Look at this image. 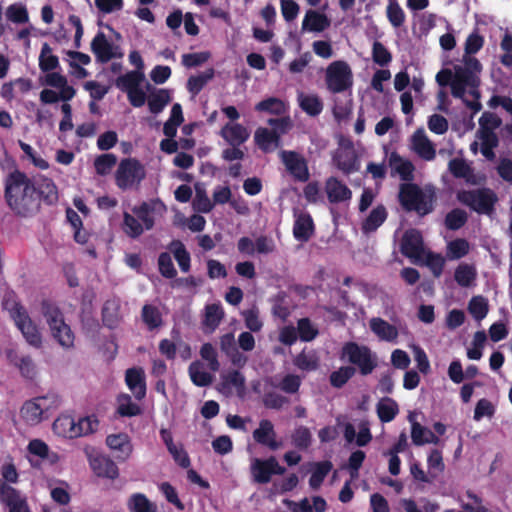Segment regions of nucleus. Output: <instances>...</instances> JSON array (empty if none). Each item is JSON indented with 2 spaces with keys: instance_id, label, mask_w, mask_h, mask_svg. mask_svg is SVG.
Here are the masks:
<instances>
[{
  "instance_id": "412c9836",
  "label": "nucleus",
  "mask_w": 512,
  "mask_h": 512,
  "mask_svg": "<svg viewBox=\"0 0 512 512\" xmlns=\"http://www.w3.org/2000/svg\"><path fill=\"white\" fill-rule=\"evenodd\" d=\"M219 134L230 146L242 145L250 137L249 130L240 123L225 124Z\"/></svg>"
},
{
  "instance_id": "a18cd8bd",
  "label": "nucleus",
  "mask_w": 512,
  "mask_h": 512,
  "mask_svg": "<svg viewBox=\"0 0 512 512\" xmlns=\"http://www.w3.org/2000/svg\"><path fill=\"white\" fill-rule=\"evenodd\" d=\"M214 77V69L209 68L206 71L190 76L187 80V90L193 94L197 95L201 92V90L205 87V85Z\"/></svg>"
},
{
  "instance_id": "a19ab883",
  "label": "nucleus",
  "mask_w": 512,
  "mask_h": 512,
  "mask_svg": "<svg viewBox=\"0 0 512 512\" xmlns=\"http://www.w3.org/2000/svg\"><path fill=\"white\" fill-rule=\"evenodd\" d=\"M119 303L116 300H107L102 308V321L104 326L114 329L120 322Z\"/></svg>"
},
{
  "instance_id": "a211bd4d",
  "label": "nucleus",
  "mask_w": 512,
  "mask_h": 512,
  "mask_svg": "<svg viewBox=\"0 0 512 512\" xmlns=\"http://www.w3.org/2000/svg\"><path fill=\"white\" fill-rule=\"evenodd\" d=\"M90 466L96 476L114 480L119 476V469L115 462L104 455H97L90 459Z\"/></svg>"
},
{
  "instance_id": "13d9d810",
  "label": "nucleus",
  "mask_w": 512,
  "mask_h": 512,
  "mask_svg": "<svg viewBox=\"0 0 512 512\" xmlns=\"http://www.w3.org/2000/svg\"><path fill=\"white\" fill-rule=\"evenodd\" d=\"M189 375L193 384L198 387L209 386L213 380V376L209 372L200 370V364L198 362L190 364Z\"/></svg>"
},
{
  "instance_id": "69168bd1",
  "label": "nucleus",
  "mask_w": 512,
  "mask_h": 512,
  "mask_svg": "<svg viewBox=\"0 0 512 512\" xmlns=\"http://www.w3.org/2000/svg\"><path fill=\"white\" fill-rule=\"evenodd\" d=\"M6 16L8 20L17 24H23L29 20L27 8L22 3H14L8 6Z\"/></svg>"
},
{
  "instance_id": "6e6d98bb",
  "label": "nucleus",
  "mask_w": 512,
  "mask_h": 512,
  "mask_svg": "<svg viewBox=\"0 0 512 512\" xmlns=\"http://www.w3.org/2000/svg\"><path fill=\"white\" fill-rule=\"evenodd\" d=\"M292 444L299 450H306L310 447L312 442V434L309 428L305 426H298L294 429L291 435Z\"/></svg>"
},
{
  "instance_id": "1a4fd4ad",
  "label": "nucleus",
  "mask_w": 512,
  "mask_h": 512,
  "mask_svg": "<svg viewBox=\"0 0 512 512\" xmlns=\"http://www.w3.org/2000/svg\"><path fill=\"white\" fill-rule=\"evenodd\" d=\"M280 158L287 172L298 182H307L310 178L307 160L300 153L282 150Z\"/></svg>"
},
{
  "instance_id": "052dcab7",
  "label": "nucleus",
  "mask_w": 512,
  "mask_h": 512,
  "mask_svg": "<svg viewBox=\"0 0 512 512\" xmlns=\"http://www.w3.org/2000/svg\"><path fill=\"white\" fill-rule=\"evenodd\" d=\"M245 376L238 370H232L222 375V386L224 388L234 387L239 393L245 390Z\"/></svg>"
},
{
  "instance_id": "bb28decb",
  "label": "nucleus",
  "mask_w": 512,
  "mask_h": 512,
  "mask_svg": "<svg viewBox=\"0 0 512 512\" xmlns=\"http://www.w3.org/2000/svg\"><path fill=\"white\" fill-rule=\"evenodd\" d=\"M7 358L11 364L19 369L22 377L34 379L36 376V365L29 355L19 356L15 351L7 352Z\"/></svg>"
},
{
  "instance_id": "393cba45",
  "label": "nucleus",
  "mask_w": 512,
  "mask_h": 512,
  "mask_svg": "<svg viewBox=\"0 0 512 512\" xmlns=\"http://www.w3.org/2000/svg\"><path fill=\"white\" fill-rule=\"evenodd\" d=\"M293 365L303 372H313L320 367V357L316 350L304 348L293 358Z\"/></svg>"
},
{
  "instance_id": "f257e3e1",
  "label": "nucleus",
  "mask_w": 512,
  "mask_h": 512,
  "mask_svg": "<svg viewBox=\"0 0 512 512\" xmlns=\"http://www.w3.org/2000/svg\"><path fill=\"white\" fill-rule=\"evenodd\" d=\"M5 198L10 209L18 216L31 217L40 211L41 204L52 206L58 202V189L51 178L28 177L15 170L7 178Z\"/></svg>"
},
{
  "instance_id": "c03bdc74",
  "label": "nucleus",
  "mask_w": 512,
  "mask_h": 512,
  "mask_svg": "<svg viewBox=\"0 0 512 512\" xmlns=\"http://www.w3.org/2000/svg\"><path fill=\"white\" fill-rule=\"evenodd\" d=\"M255 110L258 112H267L269 114L281 116L286 112V105L279 98L269 97L257 103Z\"/></svg>"
},
{
  "instance_id": "72a5a7b5",
  "label": "nucleus",
  "mask_w": 512,
  "mask_h": 512,
  "mask_svg": "<svg viewBox=\"0 0 512 512\" xmlns=\"http://www.w3.org/2000/svg\"><path fill=\"white\" fill-rule=\"evenodd\" d=\"M377 415L381 422L388 423L394 420L399 413L397 402L390 398L384 397L377 403Z\"/></svg>"
},
{
  "instance_id": "9b49d317",
  "label": "nucleus",
  "mask_w": 512,
  "mask_h": 512,
  "mask_svg": "<svg viewBox=\"0 0 512 512\" xmlns=\"http://www.w3.org/2000/svg\"><path fill=\"white\" fill-rule=\"evenodd\" d=\"M0 501L9 507V512H31L20 492L0 479Z\"/></svg>"
},
{
  "instance_id": "b1692460",
  "label": "nucleus",
  "mask_w": 512,
  "mask_h": 512,
  "mask_svg": "<svg viewBox=\"0 0 512 512\" xmlns=\"http://www.w3.org/2000/svg\"><path fill=\"white\" fill-rule=\"evenodd\" d=\"M331 25V20L324 13L315 10H308L302 21V30L310 32H323Z\"/></svg>"
},
{
  "instance_id": "338daca9",
  "label": "nucleus",
  "mask_w": 512,
  "mask_h": 512,
  "mask_svg": "<svg viewBox=\"0 0 512 512\" xmlns=\"http://www.w3.org/2000/svg\"><path fill=\"white\" fill-rule=\"evenodd\" d=\"M427 465L431 478L434 479L439 473H442L445 469L442 452L438 449H433L428 455Z\"/></svg>"
},
{
  "instance_id": "58836bf2",
  "label": "nucleus",
  "mask_w": 512,
  "mask_h": 512,
  "mask_svg": "<svg viewBox=\"0 0 512 512\" xmlns=\"http://www.w3.org/2000/svg\"><path fill=\"white\" fill-rule=\"evenodd\" d=\"M141 318L149 331L158 329L163 325V319L160 310L158 307L151 304H145L142 307Z\"/></svg>"
},
{
  "instance_id": "f8f14e48",
  "label": "nucleus",
  "mask_w": 512,
  "mask_h": 512,
  "mask_svg": "<svg viewBox=\"0 0 512 512\" xmlns=\"http://www.w3.org/2000/svg\"><path fill=\"white\" fill-rule=\"evenodd\" d=\"M47 401V396L26 401L20 410L21 417L30 425L40 423L43 419L44 412L49 409Z\"/></svg>"
},
{
  "instance_id": "2f4dec72",
  "label": "nucleus",
  "mask_w": 512,
  "mask_h": 512,
  "mask_svg": "<svg viewBox=\"0 0 512 512\" xmlns=\"http://www.w3.org/2000/svg\"><path fill=\"white\" fill-rule=\"evenodd\" d=\"M334 162L339 170L349 175L359 170L358 157L353 150H342L334 157Z\"/></svg>"
},
{
  "instance_id": "680f3d73",
  "label": "nucleus",
  "mask_w": 512,
  "mask_h": 512,
  "mask_svg": "<svg viewBox=\"0 0 512 512\" xmlns=\"http://www.w3.org/2000/svg\"><path fill=\"white\" fill-rule=\"evenodd\" d=\"M246 328L251 332H259L263 327V322L259 317V309L253 306L250 309L241 312Z\"/></svg>"
},
{
  "instance_id": "09e8293b",
  "label": "nucleus",
  "mask_w": 512,
  "mask_h": 512,
  "mask_svg": "<svg viewBox=\"0 0 512 512\" xmlns=\"http://www.w3.org/2000/svg\"><path fill=\"white\" fill-rule=\"evenodd\" d=\"M386 16L394 28H399L405 23L406 15L397 0H388Z\"/></svg>"
},
{
  "instance_id": "8fccbe9b",
  "label": "nucleus",
  "mask_w": 512,
  "mask_h": 512,
  "mask_svg": "<svg viewBox=\"0 0 512 512\" xmlns=\"http://www.w3.org/2000/svg\"><path fill=\"white\" fill-rule=\"evenodd\" d=\"M333 465L330 461H321L316 463L315 469L309 478V485L312 489H318L328 473L331 471Z\"/></svg>"
},
{
  "instance_id": "4be33fe9",
  "label": "nucleus",
  "mask_w": 512,
  "mask_h": 512,
  "mask_svg": "<svg viewBox=\"0 0 512 512\" xmlns=\"http://www.w3.org/2000/svg\"><path fill=\"white\" fill-rule=\"evenodd\" d=\"M106 444L110 449L118 453L116 457L120 461L127 460L133 451L130 437L126 433L108 435Z\"/></svg>"
},
{
  "instance_id": "e2e57ef3",
  "label": "nucleus",
  "mask_w": 512,
  "mask_h": 512,
  "mask_svg": "<svg viewBox=\"0 0 512 512\" xmlns=\"http://www.w3.org/2000/svg\"><path fill=\"white\" fill-rule=\"evenodd\" d=\"M194 207L198 212L210 213L214 208V203L209 199L206 190L199 185L195 186Z\"/></svg>"
},
{
  "instance_id": "7c9ffc66",
  "label": "nucleus",
  "mask_w": 512,
  "mask_h": 512,
  "mask_svg": "<svg viewBox=\"0 0 512 512\" xmlns=\"http://www.w3.org/2000/svg\"><path fill=\"white\" fill-rule=\"evenodd\" d=\"M411 439L416 446H423L425 444L438 445L440 443V438L433 431L418 422H413L411 425Z\"/></svg>"
},
{
  "instance_id": "f3484780",
  "label": "nucleus",
  "mask_w": 512,
  "mask_h": 512,
  "mask_svg": "<svg viewBox=\"0 0 512 512\" xmlns=\"http://www.w3.org/2000/svg\"><path fill=\"white\" fill-rule=\"evenodd\" d=\"M473 71L469 67L456 66L454 78L451 81V94L455 98H459L464 102L466 99V88L468 84H472Z\"/></svg>"
},
{
  "instance_id": "2eb2a0df",
  "label": "nucleus",
  "mask_w": 512,
  "mask_h": 512,
  "mask_svg": "<svg viewBox=\"0 0 512 512\" xmlns=\"http://www.w3.org/2000/svg\"><path fill=\"white\" fill-rule=\"evenodd\" d=\"M325 193L331 204H339L350 201L352 198L351 189L336 177H329L325 181Z\"/></svg>"
},
{
  "instance_id": "ddd939ff",
  "label": "nucleus",
  "mask_w": 512,
  "mask_h": 512,
  "mask_svg": "<svg viewBox=\"0 0 512 512\" xmlns=\"http://www.w3.org/2000/svg\"><path fill=\"white\" fill-rule=\"evenodd\" d=\"M423 250V238L418 230L410 229L403 234L400 251L405 257L418 259L421 257Z\"/></svg>"
},
{
  "instance_id": "6ab92c4d",
  "label": "nucleus",
  "mask_w": 512,
  "mask_h": 512,
  "mask_svg": "<svg viewBox=\"0 0 512 512\" xmlns=\"http://www.w3.org/2000/svg\"><path fill=\"white\" fill-rule=\"evenodd\" d=\"M411 146L413 151L426 161H431L436 157L435 148L422 129L416 130L412 135Z\"/></svg>"
},
{
  "instance_id": "cd10ccee",
  "label": "nucleus",
  "mask_w": 512,
  "mask_h": 512,
  "mask_svg": "<svg viewBox=\"0 0 512 512\" xmlns=\"http://www.w3.org/2000/svg\"><path fill=\"white\" fill-rule=\"evenodd\" d=\"M224 318V311L220 304H208L202 321L203 331L206 334L214 332Z\"/></svg>"
},
{
  "instance_id": "37998d69",
  "label": "nucleus",
  "mask_w": 512,
  "mask_h": 512,
  "mask_svg": "<svg viewBox=\"0 0 512 512\" xmlns=\"http://www.w3.org/2000/svg\"><path fill=\"white\" fill-rule=\"evenodd\" d=\"M476 276L477 271L475 267L466 263L459 264L454 272V279L461 287H470L475 281Z\"/></svg>"
},
{
  "instance_id": "de8ad7c7",
  "label": "nucleus",
  "mask_w": 512,
  "mask_h": 512,
  "mask_svg": "<svg viewBox=\"0 0 512 512\" xmlns=\"http://www.w3.org/2000/svg\"><path fill=\"white\" fill-rule=\"evenodd\" d=\"M133 214L143 223L146 230H151L154 227L155 221L152 216L154 207L148 202H142L138 206L132 208Z\"/></svg>"
},
{
  "instance_id": "4468645a",
  "label": "nucleus",
  "mask_w": 512,
  "mask_h": 512,
  "mask_svg": "<svg viewBox=\"0 0 512 512\" xmlns=\"http://www.w3.org/2000/svg\"><path fill=\"white\" fill-rule=\"evenodd\" d=\"M253 439L256 443L276 451L280 448L281 443L277 441V434L274 429L273 423L268 419H262L259 422V427L252 433Z\"/></svg>"
},
{
  "instance_id": "5701e85b",
  "label": "nucleus",
  "mask_w": 512,
  "mask_h": 512,
  "mask_svg": "<svg viewBox=\"0 0 512 512\" xmlns=\"http://www.w3.org/2000/svg\"><path fill=\"white\" fill-rule=\"evenodd\" d=\"M125 381L137 400H142L146 396L145 374L141 368L127 369Z\"/></svg>"
},
{
  "instance_id": "4d7b16f0",
  "label": "nucleus",
  "mask_w": 512,
  "mask_h": 512,
  "mask_svg": "<svg viewBox=\"0 0 512 512\" xmlns=\"http://www.w3.org/2000/svg\"><path fill=\"white\" fill-rule=\"evenodd\" d=\"M353 366H342L330 374V384L334 388H342L355 374Z\"/></svg>"
},
{
  "instance_id": "49530a36",
  "label": "nucleus",
  "mask_w": 512,
  "mask_h": 512,
  "mask_svg": "<svg viewBox=\"0 0 512 512\" xmlns=\"http://www.w3.org/2000/svg\"><path fill=\"white\" fill-rule=\"evenodd\" d=\"M59 67V59L52 54V48L44 43L39 56V68L42 72H50Z\"/></svg>"
},
{
  "instance_id": "c756f323",
  "label": "nucleus",
  "mask_w": 512,
  "mask_h": 512,
  "mask_svg": "<svg viewBox=\"0 0 512 512\" xmlns=\"http://www.w3.org/2000/svg\"><path fill=\"white\" fill-rule=\"evenodd\" d=\"M298 104L302 111L311 117L319 116L324 108L323 101L318 95L304 92L298 93Z\"/></svg>"
},
{
  "instance_id": "423d86ee",
  "label": "nucleus",
  "mask_w": 512,
  "mask_h": 512,
  "mask_svg": "<svg viewBox=\"0 0 512 512\" xmlns=\"http://www.w3.org/2000/svg\"><path fill=\"white\" fill-rule=\"evenodd\" d=\"M325 83L333 94L350 90L353 86V74L348 63L342 60L330 63L326 69Z\"/></svg>"
},
{
  "instance_id": "c85d7f7f",
  "label": "nucleus",
  "mask_w": 512,
  "mask_h": 512,
  "mask_svg": "<svg viewBox=\"0 0 512 512\" xmlns=\"http://www.w3.org/2000/svg\"><path fill=\"white\" fill-rule=\"evenodd\" d=\"M388 212L383 204L374 207L362 222L361 230L364 234L375 232L387 219Z\"/></svg>"
},
{
  "instance_id": "3c124183",
  "label": "nucleus",
  "mask_w": 512,
  "mask_h": 512,
  "mask_svg": "<svg viewBox=\"0 0 512 512\" xmlns=\"http://www.w3.org/2000/svg\"><path fill=\"white\" fill-rule=\"evenodd\" d=\"M297 334L301 341L310 342L314 340L318 334V328L312 323V321L305 317L297 321Z\"/></svg>"
},
{
  "instance_id": "774afa93",
  "label": "nucleus",
  "mask_w": 512,
  "mask_h": 512,
  "mask_svg": "<svg viewBox=\"0 0 512 512\" xmlns=\"http://www.w3.org/2000/svg\"><path fill=\"white\" fill-rule=\"evenodd\" d=\"M158 270L159 273L167 278L173 279L177 275L172 258L168 252H162L158 256Z\"/></svg>"
},
{
  "instance_id": "39448f33",
  "label": "nucleus",
  "mask_w": 512,
  "mask_h": 512,
  "mask_svg": "<svg viewBox=\"0 0 512 512\" xmlns=\"http://www.w3.org/2000/svg\"><path fill=\"white\" fill-rule=\"evenodd\" d=\"M341 358L358 367L361 375L366 376L377 367V357L366 345L356 342H346L341 350Z\"/></svg>"
},
{
  "instance_id": "603ef678",
  "label": "nucleus",
  "mask_w": 512,
  "mask_h": 512,
  "mask_svg": "<svg viewBox=\"0 0 512 512\" xmlns=\"http://www.w3.org/2000/svg\"><path fill=\"white\" fill-rule=\"evenodd\" d=\"M122 229L130 238H138L144 232V226L140 223L139 219L128 212L123 213Z\"/></svg>"
},
{
  "instance_id": "0e129e2a",
  "label": "nucleus",
  "mask_w": 512,
  "mask_h": 512,
  "mask_svg": "<svg viewBox=\"0 0 512 512\" xmlns=\"http://www.w3.org/2000/svg\"><path fill=\"white\" fill-rule=\"evenodd\" d=\"M372 59L379 66H387L392 61L391 52L380 41H374L372 45Z\"/></svg>"
},
{
  "instance_id": "ea45409f",
  "label": "nucleus",
  "mask_w": 512,
  "mask_h": 512,
  "mask_svg": "<svg viewBox=\"0 0 512 512\" xmlns=\"http://www.w3.org/2000/svg\"><path fill=\"white\" fill-rule=\"evenodd\" d=\"M254 140L262 151L268 152L272 144H275V146L278 145L280 135L276 131H270L267 128L260 127L255 131Z\"/></svg>"
},
{
  "instance_id": "473e14b6",
  "label": "nucleus",
  "mask_w": 512,
  "mask_h": 512,
  "mask_svg": "<svg viewBox=\"0 0 512 512\" xmlns=\"http://www.w3.org/2000/svg\"><path fill=\"white\" fill-rule=\"evenodd\" d=\"M129 512H157V505L143 493L132 494L127 501Z\"/></svg>"
},
{
  "instance_id": "a878e982",
  "label": "nucleus",
  "mask_w": 512,
  "mask_h": 512,
  "mask_svg": "<svg viewBox=\"0 0 512 512\" xmlns=\"http://www.w3.org/2000/svg\"><path fill=\"white\" fill-rule=\"evenodd\" d=\"M369 327L380 340L394 342L398 338L397 328L380 317L371 318Z\"/></svg>"
},
{
  "instance_id": "7ed1b4c3",
  "label": "nucleus",
  "mask_w": 512,
  "mask_h": 512,
  "mask_svg": "<svg viewBox=\"0 0 512 512\" xmlns=\"http://www.w3.org/2000/svg\"><path fill=\"white\" fill-rule=\"evenodd\" d=\"M457 200L470 210L479 215L491 216L495 213V206L498 196L494 190L488 187H481L471 190H459L456 194Z\"/></svg>"
},
{
  "instance_id": "f03ea898",
  "label": "nucleus",
  "mask_w": 512,
  "mask_h": 512,
  "mask_svg": "<svg viewBox=\"0 0 512 512\" xmlns=\"http://www.w3.org/2000/svg\"><path fill=\"white\" fill-rule=\"evenodd\" d=\"M436 199L434 188L422 189L415 183H402L399 186L398 201L402 209L406 212H415L420 217L434 211Z\"/></svg>"
},
{
  "instance_id": "9d476101",
  "label": "nucleus",
  "mask_w": 512,
  "mask_h": 512,
  "mask_svg": "<svg viewBox=\"0 0 512 512\" xmlns=\"http://www.w3.org/2000/svg\"><path fill=\"white\" fill-rule=\"evenodd\" d=\"M14 320L27 343L35 348L42 346V336L23 307L16 308Z\"/></svg>"
},
{
  "instance_id": "20e7f679",
  "label": "nucleus",
  "mask_w": 512,
  "mask_h": 512,
  "mask_svg": "<svg viewBox=\"0 0 512 512\" xmlns=\"http://www.w3.org/2000/svg\"><path fill=\"white\" fill-rule=\"evenodd\" d=\"M42 311L55 341L64 349L73 348L75 335L70 326L65 323L60 309L44 301L42 303Z\"/></svg>"
},
{
  "instance_id": "c9c22d12",
  "label": "nucleus",
  "mask_w": 512,
  "mask_h": 512,
  "mask_svg": "<svg viewBox=\"0 0 512 512\" xmlns=\"http://www.w3.org/2000/svg\"><path fill=\"white\" fill-rule=\"evenodd\" d=\"M168 248L173 253L180 270L184 273L188 272L191 268V257L185 245L180 240H173Z\"/></svg>"
},
{
  "instance_id": "4c0bfd02",
  "label": "nucleus",
  "mask_w": 512,
  "mask_h": 512,
  "mask_svg": "<svg viewBox=\"0 0 512 512\" xmlns=\"http://www.w3.org/2000/svg\"><path fill=\"white\" fill-rule=\"evenodd\" d=\"M390 165L399 174L403 181H411L413 179V172L415 168L411 161L404 160L396 152H393L390 156Z\"/></svg>"
},
{
  "instance_id": "f704fd0d",
  "label": "nucleus",
  "mask_w": 512,
  "mask_h": 512,
  "mask_svg": "<svg viewBox=\"0 0 512 512\" xmlns=\"http://www.w3.org/2000/svg\"><path fill=\"white\" fill-rule=\"evenodd\" d=\"M144 79L145 75L143 71H129L120 75L116 79L115 85L117 88L127 93L128 91L139 87Z\"/></svg>"
},
{
  "instance_id": "e433bc0d",
  "label": "nucleus",
  "mask_w": 512,
  "mask_h": 512,
  "mask_svg": "<svg viewBox=\"0 0 512 512\" xmlns=\"http://www.w3.org/2000/svg\"><path fill=\"white\" fill-rule=\"evenodd\" d=\"M75 419L70 415H61L53 422V431L65 438H77Z\"/></svg>"
},
{
  "instance_id": "5fc2aeb1",
  "label": "nucleus",
  "mask_w": 512,
  "mask_h": 512,
  "mask_svg": "<svg viewBox=\"0 0 512 512\" xmlns=\"http://www.w3.org/2000/svg\"><path fill=\"white\" fill-rule=\"evenodd\" d=\"M77 437L92 434L98 430L99 420L95 415L81 417L75 421Z\"/></svg>"
},
{
  "instance_id": "6e6552de",
  "label": "nucleus",
  "mask_w": 512,
  "mask_h": 512,
  "mask_svg": "<svg viewBox=\"0 0 512 512\" xmlns=\"http://www.w3.org/2000/svg\"><path fill=\"white\" fill-rule=\"evenodd\" d=\"M250 470L253 480L258 484H267L271 481L273 475H282L286 471L274 456L267 459L254 458Z\"/></svg>"
},
{
  "instance_id": "79ce46f5",
  "label": "nucleus",
  "mask_w": 512,
  "mask_h": 512,
  "mask_svg": "<svg viewBox=\"0 0 512 512\" xmlns=\"http://www.w3.org/2000/svg\"><path fill=\"white\" fill-rule=\"evenodd\" d=\"M171 101L170 91L167 89H158L151 93L148 98V108L151 113L159 114Z\"/></svg>"
},
{
  "instance_id": "0eeeda50",
  "label": "nucleus",
  "mask_w": 512,
  "mask_h": 512,
  "mask_svg": "<svg viewBox=\"0 0 512 512\" xmlns=\"http://www.w3.org/2000/svg\"><path fill=\"white\" fill-rule=\"evenodd\" d=\"M146 177L145 167L136 158L122 159L115 173V182L121 190L139 185Z\"/></svg>"
},
{
  "instance_id": "dca6fc26",
  "label": "nucleus",
  "mask_w": 512,
  "mask_h": 512,
  "mask_svg": "<svg viewBox=\"0 0 512 512\" xmlns=\"http://www.w3.org/2000/svg\"><path fill=\"white\" fill-rule=\"evenodd\" d=\"M315 233V224L308 212L295 213L293 236L299 242H307Z\"/></svg>"
},
{
  "instance_id": "864d4df0",
  "label": "nucleus",
  "mask_w": 512,
  "mask_h": 512,
  "mask_svg": "<svg viewBox=\"0 0 512 512\" xmlns=\"http://www.w3.org/2000/svg\"><path fill=\"white\" fill-rule=\"evenodd\" d=\"M467 220L468 215L466 211L455 208L446 214L444 223L447 229L456 231L462 228L467 223Z\"/></svg>"
},
{
  "instance_id": "aec40b11",
  "label": "nucleus",
  "mask_w": 512,
  "mask_h": 512,
  "mask_svg": "<svg viewBox=\"0 0 512 512\" xmlns=\"http://www.w3.org/2000/svg\"><path fill=\"white\" fill-rule=\"evenodd\" d=\"M91 51L99 63H107L116 57L113 44L107 40L103 32H98L93 38Z\"/></svg>"
},
{
  "instance_id": "bf43d9fd",
  "label": "nucleus",
  "mask_w": 512,
  "mask_h": 512,
  "mask_svg": "<svg viewBox=\"0 0 512 512\" xmlns=\"http://www.w3.org/2000/svg\"><path fill=\"white\" fill-rule=\"evenodd\" d=\"M480 84L479 78L473 73V81L472 84H468L469 91L468 94L473 97V100L464 99V104L466 107L471 109L474 114L478 113L482 109V104L480 103V91L478 89Z\"/></svg>"
}]
</instances>
